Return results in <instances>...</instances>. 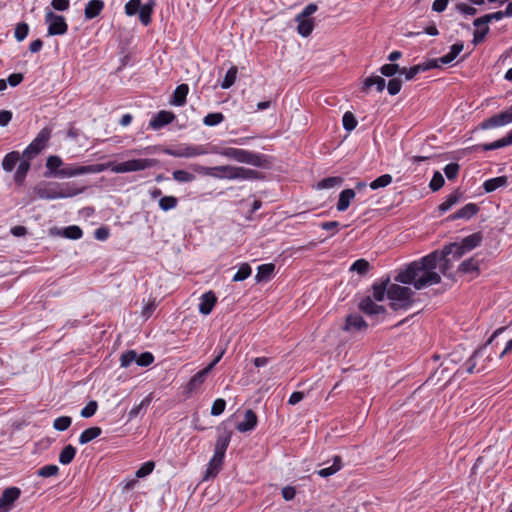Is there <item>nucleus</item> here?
Here are the masks:
<instances>
[{
    "label": "nucleus",
    "instance_id": "13d9d810",
    "mask_svg": "<svg viewBox=\"0 0 512 512\" xmlns=\"http://www.w3.org/2000/svg\"><path fill=\"white\" fill-rule=\"evenodd\" d=\"M63 235L72 240H78L83 236L82 229L77 225H71L63 230Z\"/></svg>",
    "mask_w": 512,
    "mask_h": 512
},
{
    "label": "nucleus",
    "instance_id": "5701e85b",
    "mask_svg": "<svg viewBox=\"0 0 512 512\" xmlns=\"http://www.w3.org/2000/svg\"><path fill=\"white\" fill-rule=\"evenodd\" d=\"M218 431L219 433L215 443L214 451L226 454L227 448L231 441L232 431L226 428L223 429L222 431L219 428Z\"/></svg>",
    "mask_w": 512,
    "mask_h": 512
},
{
    "label": "nucleus",
    "instance_id": "6ab92c4d",
    "mask_svg": "<svg viewBox=\"0 0 512 512\" xmlns=\"http://www.w3.org/2000/svg\"><path fill=\"white\" fill-rule=\"evenodd\" d=\"M358 307L360 311L369 316L384 314L386 312L385 307L376 304L370 296L364 297Z\"/></svg>",
    "mask_w": 512,
    "mask_h": 512
},
{
    "label": "nucleus",
    "instance_id": "4d7b16f0",
    "mask_svg": "<svg viewBox=\"0 0 512 512\" xmlns=\"http://www.w3.org/2000/svg\"><path fill=\"white\" fill-rule=\"evenodd\" d=\"M172 176L175 181L180 183L192 182L195 179V175L186 170H175Z\"/></svg>",
    "mask_w": 512,
    "mask_h": 512
},
{
    "label": "nucleus",
    "instance_id": "2eb2a0df",
    "mask_svg": "<svg viewBox=\"0 0 512 512\" xmlns=\"http://www.w3.org/2000/svg\"><path fill=\"white\" fill-rule=\"evenodd\" d=\"M21 490L18 487L12 486L4 489L0 496V510L7 511L15 501L19 499Z\"/></svg>",
    "mask_w": 512,
    "mask_h": 512
},
{
    "label": "nucleus",
    "instance_id": "864d4df0",
    "mask_svg": "<svg viewBox=\"0 0 512 512\" xmlns=\"http://www.w3.org/2000/svg\"><path fill=\"white\" fill-rule=\"evenodd\" d=\"M224 121V115L220 112H215V113H208L204 118H203V123L206 125V126H216L220 123H222Z\"/></svg>",
    "mask_w": 512,
    "mask_h": 512
},
{
    "label": "nucleus",
    "instance_id": "b1692460",
    "mask_svg": "<svg viewBox=\"0 0 512 512\" xmlns=\"http://www.w3.org/2000/svg\"><path fill=\"white\" fill-rule=\"evenodd\" d=\"M225 459V454L214 451V454L209 461L208 468L206 471V477H215L222 468Z\"/></svg>",
    "mask_w": 512,
    "mask_h": 512
},
{
    "label": "nucleus",
    "instance_id": "7c9ffc66",
    "mask_svg": "<svg viewBox=\"0 0 512 512\" xmlns=\"http://www.w3.org/2000/svg\"><path fill=\"white\" fill-rule=\"evenodd\" d=\"M507 181L508 180L506 176L491 178L483 183V189L486 193H491L500 187L506 186Z\"/></svg>",
    "mask_w": 512,
    "mask_h": 512
},
{
    "label": "nucleus",
    "instance_id": "412c9836",
    "mask_svg": "<svg viewBox=\"0 0 512 512\" xmlns=\"http://www.w3.org/2000/svg\"><path fill=\"white\" fill-rule=\"evenodd\" d=\"M217 303V297L213 291L204 293L200 298L199 312L203 315H209Z\"/></svg>",
    "mask_w": 512,
    "mask_h": 512
},
{
    "label": "nucleus",
    "instance_id": "423d86ee",
    "mask_svg": "<svg viewBox=\"0 0 512 512\" xmlns=\"http://www.w3.org/2000/svg\"><path fill=\"white\" fill-rule=\"evenodd\" d=\"M158 164V160L154 158H138L130 159L120 163H109L110 170L117 174L143 171L150 169Z\"/></svg>",
    "mask_w": 512,
    "mask_h": 512
},
{
    "label": "nucleus",
    "instance_id": "a211bd4d",
    "mask_svg": "<svg viewBox=\"0 0 512 512\" xmlns=\"http://www.w3.org/2000/svg\"><path fill=\"white\" fill-rule=\"evenodd\" d=\"M368 323L359 314H350L346 317L343 330L346 332L365 331Z\"/></svg>",
    "mask_w": 512,
    "mask_h": 512
},
{
    "label": "nucleus",
    "instance_id": "f257e3e1",
    "mask_svg": "<svg viewBox=\"0 0 512 512\" xmlns=\"http://www.w3.org/2000/svg\"><path fill=\"white\" fill-rule=\"evenodd\" d=\"M437 253H429L419 260L411 262L395 276V281L413 285L416 290H421L441 282V276L437 269Z\"/></svg>",
    "mask_w": 512,
    "mask_h": 512
},
{
    "label": "nucleus",
    "instance_id": "69168bd1",
    "mask_svg": "<svg viewBox=\"0 0 512 512\" xmlns=\"http://www.w3.org/2000/svg\"><path fill=\"white\" fill-rule=\"evenodd\" d=\"M155 463L153 461H147L143 463L140 468L136 471L135 475L137 478H143L151 474L154 470Z\"/></svg>",
    "mask_w": 512,
    "mask_h": 512
},
{
    "label": "nucleus",
    "instance_id": "de8ad7c7",
    "mask_svg": "<svg viewBox=\"0 0 512 512\" xmlns=\"http://www.w3.org/2000/svg\"><path fill=\"white\" fill-rule=\"evenodd\" d=\"M392 176L390 174H383L373 180L369 186L372 190H377L379 188H384L392 183Z\"/></svg>",
    "mask_w": 512,
    "mask_h": 512
},
{
    "label": "nucleus",
    "instance_id": "79ce46f5",
    "mask_svg": "<svg viewBox=\"0 0 512 512\" xmlns=\"http://www.w3.org/2000/svg\"><path fill=\"white\" fill-rule=\"evenodd\" d=\"M343 182V178L339 176H332L322 179L317 183L318 189H330L336 186H340Z\"/></svg>",
    "mask_w": 512,
    "mask_h": 512
},
{
    "label": "nucleus",
    "instance_id": "393cba45",
    "mask_svg": "<svg viewBox=\"0 0 512 512\" xmlns=\"http://www.w3.org/2000/svg\"><path fill=\"white\" fill-rule=\"evenodd\" d=\"M463 48H464V44L462 42H458V43L453 44L450 47V51L447 54H445V55L441 56L440 58L436 59L437 60V65L439 66V63L443 64V65L450 64L462 52Z\"/></svg>",
    "mask_w": 512,
    "mask_h": 512
},
{
    "label": "nucleus",
    "instance_id": "dca6fc26",
    "mask_svg": "<svg viewBox=\"0 0 512 512\" xmlns=\"http://www.w3.org/2000/svg\"><path fill=\"white\" fill-rule=\"evenodd\" d=\"M174 119L175 114L173 112L161 110L150 120L149 127L153 130H160L164 126L172 123Z\"/></svg>",
    "mask_w": 512,
    "mask_h": 512
},
{
    "label": "nucleus",
    "instance_id": "9b49d317",
    "mask_svg": "<svg viewBox=\"0 0 512 512\" xmlns=\"http://www.w3.org/2000/svg\"><path fill=\"white\" fill-rule=\"evenodd\" d=\"M51 137V130L47 127L43 128L35 137V139L24 150L23 155L32 158L39 154L47 145Z\"/></svg>",
    "mask_w": 512,
    "mask_h": 512
},
{
    "label": "nucleus",
    "instance_id": "6e6552de",
    "mask_svg": "<svg viewBox=\"0 0 512 512\" xmlns=\"http://www.w3.org/2000/svg\"><path fill=\"white\" fill-rule=\"evenodd\" d=\"M48 36L64 35L68 30V24L62 15L55 14L51 10L45 13Z\"/></svg>",
    "mask_w": 512,
    "mask_h": 512
},
{
    "label": "nucleus",
    "instance_id": "ea45409f",
    "mask_svg": "<svg viewBox=\"0 0 512 512\" xmlns=\"http://www.w3.org/2000/svg\"><path fill=\"white\" fill-rule=\"evenodd\" d=\"M432 253L438 254V260H437V268H439L440 273L443 275H447V272L451 269L452 263L451 259L449 258V255L443 256V249L441 251H433Z\"/></svg>",
    "mask_w": 512,
    "mask_h": 512
},
{
    "label": "nucleus",
    "instance_id": "0e129e2a",
    "mask_svg": "<svg viewBox=\"0 0 512 512\" xmlns=\"http://www.w3.org/2000/svg\"><path fill=\"white\" fill-rule=\"evenodd\" d=\"M98 409V403L95 400L89 401L86 406L81 410L80 415L83 418H90L95 415Z\"/></svg>",
    "mask_w": 512,
    "mask_h": 512
},
{
    "label": "nucleus",
    "instance_id": "8fccbe9b",
    "mask_svg": "<svg viewBox=\"0 0 512 512\" xmlns=\"http://www.w3.org/2000/svg\"><path fill=\"white\" fill-rule=\"evenodd\" d=\"M237 72L238 70L235 66L230 67L221 82V87L224 89L230 88L236 81Z\"/></svg>",
    "mask_w": 512,
    "mask_h": 512
},
{
    "label": "nucleus",
    "instance_id": "e433bc0d",
    "mask_svg": "<svg viewBox=\"0 0 512 512\" xmlns=\"http://www.w3.org/2000/svg\"><path fill=\"white\" fill-rule=\"evenodd\" d=\"M154 6L155 2L151 0L149 3L142 5V7L139 10V19L144 26H147L151 23V15Z\"/></svg>",
    "mask_w": 512,
    "mask_h": 512
},
{
    "label": "nucleus",
    "instance_id": "bb28decb",
    "mask_svg": "<svg viewBox=\"0 0 512 512\" xmlns=\"http://www.w3.org/2000/svg\"><path fill=\"white\" fill-rule=\"evenodd\" d=\"M355 197L354 189H344L339 194V199L337 202V210L340 212L346 211L350 206L351 200Z\"/></svg>",
    "mask_w": 512,
    "mask_h": 512
},
{
    "label": "nucleus",
    "instance_id": "a19ab883",
    "mask_svg": "<svg viewBox=\"0 0 512 512\" xmlns=\"http://www.w3.org/2000/svg\"><path fill=\"white\" fill-rule=\"evenodd\" d=\"M458 270L462 273H479V264L478 261L475 260L474 257L464 260L460 265Z\"/></svg>",
    "mask_w": 512,
    "mask_h": 512
},
{
    "label": "nucleus",
    "instance_id": "f3484780",
    "mask_svg": "<svg viewBox=\"0 0 512 512\" xmlns=\"http://www.w3.org/2000/svg\"><path fill=\"white\" fill-rule=\"evenodd\" d=\"M510 145H512V130L506 136H504L494 142L478 144V145L473 146L471 149L474 151H478V150L491 151V150L508 147Z\"/></svg>",
    "mask_w": 512,
    "mask_h": 512
},
{
    "label": "nucleus",
    "instance_id": "052dcab7",
    "mask_svg": "<svg viewBox=\"0 0 512 512\" xmlns=\"http://www.w3.org/2000/svg\"><path fill=\"white\" fill-rule=\"evenodd\" d=\"M444 183L445 180L442 174L439 171H435L429 183V187L432 191L435 192L440 190L443 187Z\"/></svg>",
    "mask_w": 512,
    "mask_h": 512
},
{
    "label": "nucleus",
    "instance_id": "6e6d98bb",
    "mask_svg": "<svg viewBox=\"0 0 512 512\" xmlns=\"http://www.w3.org/2000/svg\"><path fill=\"white\" fill-rule=\"evenodd\" d=\"M72 424V418L70 416H60L53 421V428L57 431H65Z\"/></svg>",
    "mask_w": 512,
    "mask_h": 512
},
{
    "label": "nucleus",
    "instance_id": "a18cd8bd",
    "mask_svg": "<svg viewBox=\"0 0 512 512\" xmlns=\"http://www.w3.org/2000/svg\"><path fill=\"white\" fill-rule=\"evenodd\" d=\"M252 273V268L248 263H242L232 278L234 282H240L246 280Z\"/></svg>",
    "mask_w": 512,
    "mask_h": 512
},
{
    "label": "nucleus",
    "instance_id": "f704fd0d",
    "mask_svg": "<svg viewBox=\"0 0 512 512\" xmlns=\"http://www.w3.org/2000/svg\"><path fill=\"white\" fill-rule=\"evenodd\" d=\"M77 449L71 445H66L59 454V462L62 465H69L75 458Z\"/></svg>",
    "mask_w": 512,
    "mask_h": 512
},
{
    "label": "nucleus",
    "instance_id": "58836bf2",
    "mask_svg": "<svg viewBox=\"0 0 512 512\" xmlns=\"http://www.w3.org/2000/svg\"><path fill=\"white\" fill-rule=\"evenodd\" d=\"M19 158L20 155L17 151L7 153L3 158L2 168L7 172H11L18 163Z\"/></svg>",
    "mask_w": 512,
    "mask_h": 512
},
{
    "label": "nucleus",
    "instance_id": "5fc2aeb1",
    "mask_svg": "<svg viewBox=\"0 0 512 512\" xmlns=\"http://www.w3.org/2000/svg\"><path fill=\"white\" fill-rule=\"evenodd\" d=\"M342 124L346 131H352L356 128L358 122L354 114L350 111H347L343 115Z\"/></svg>",
    "mask_w": 512,
    "mask_h": 512
},
{
    "label": "nucleus",
    "instance_id": "a878e982",
    "mask_svg": "<svg viewBox=\"0 0 512 512\" xmlns=\"http://www.w3.org/2000/svg\"><path fill=\"white\" fill-rule=\"evenodd\" d=\"M103 8L104 2L102 0H90L84 9V16L86 19L91 20L97 17Z\"/></svg>",
    "mask_w": 512,
    "mask_h": 512
},
{
    "label": "nucleus",
    "instance_id": "72a5a7b5",
    "mask_svg": "<svg viewBox=\"0 0 512 512\" xmlns=\"http://www.w3.org/2000/svg\"><path fill=\"white\" fill-rule=\"evenodd\" d=\"M461 196H462V194L458 190H455L453 193L449 194L446 197L445 201H443L438 206V210L442 213L450 210L452 208V206H454L455 204H457L460 201Z\"/></svg>",
    "mask_w": 512,
    "mask_h": 512
},
{
    "label": "nucleus",
    "instance_id": "473e14b6",
    "mask_svg": "<svg viewBox=\"0 0 512 512\" xmlns=\"http://www.w3.org/2000/svg\"><path fill=\"white\" fill-rule=\"evenodd\" d=\"M389 286V278L379 283H374L372 285L373 299L376 301H383L385 298V294L387 295V290Z\"/></svg>",
    "mask_w": 512,
    "mask_h": 512
},
{
    "label": "nucleus",
    "instance_id": "49530a36",
    "mask_svg": "<svg viewBox=\"0 0 512 512\" xmlns=\"http://www.w3.org/2000/svg\"><path fill=\"white\" fill-rule=\"evenodd\" d=\"M382 76L393 78L396 74L400 75L401 68L398 64L388 63L384 64L379 69Z\"/></svg>",
    "mask_w": 512,
    "mask_h": 512
},
{
    "label": "nucleus",
    "instance_id": "9d476101",
    "mask_svg": "<svg viewBox=\"0 0 512 512\" xmlns=\"http://www.w3.org/2000/svg\"><path fill=\"white\" fill-rule=\"evenodd\" d=\"M105 170L103 164H93L87 166H67L56 172V177L68 178L89 173H100Z\"/></svg>",
    "mask_w": 512,
    "mask_h": 512
},
{
    "label": "nucleus",
    "instance_id": "20e7f679",
    "mask_svg": "<svg viewBox=\"0 0 512 512\" xmlns=\"http://www.w3.org/2000/svg\"><path fill=\"white\" fill-rule=\"evenodd\" d=\"M414 292L409 287L398 284H390L387 297L390 300V308L394 311L408 310L414 303Z\"/></svg>",
    "mask_w": 512,
    "mask_h": 512
},
{
    "label": "nucleus",
    "instance_id": "c756f323",
    "mask_svg": "<svg viewBox=\"0 0 512 512\" xmlns=\"http://www.w3.org/2000/svg\"><path fill=\"white\" fill-rule=\"evenodd\" d=\"M275 271V265L273 263L261 264L257 268L256 281H267L269 280Z\"/></svg>",
    "mask_w": 512,
    "mask_h": 512
},
{
    "label": "nucleus",
    "instance_id": "2f4dec72",
    "mask_svg": "<svg viewBox=\"0 0 512 512\" xmlns=\"http://www.w3.org/2000/svg\"><path fill=\"white\" fill-rule=\"evenodd\" d=\"M102 434V429L98 426L90 427L85 429L79 436V443L81 445L87 444L92 440L96 439Z\"/></svg>",
    "mask_w": 512,
    "mask_h": 512
},
{
    "label": "nucleus",
    "instance_id": "3c124183",
    "mask_svg": "<svg viewBox=\"0 0 512 512\" xmlns=\"http://www.w3.org/2000/svg\"><path fill=\"white\" fill-rule=\"evenodd\" d=\"M370 263L366 259L356 260L350 267V271L356 272L360 275L366 274L370 269Z\"/></svg>",
    "mask_w": 512,
    "mask_h": 512
},
{
    "label": "nucleus",
    "instance_id": "37998d69",
    "mask_svg": "<svg viewBox=\"0 0 512 512\" xmlns=\"http://www.w3.org/2000/svg\"><path fill=\"white\" fill-rule=\"evenodd\" d=\"M30 169V163L27 160H23L18 165L14 179L17 184H22L26 178V175Z\"/></svg>",
    "mask_w": 512,
    "mask_h": 512
},
{
    "label": "nucleus",
    "instance_id": "09e8293b",
    "mask_svg": "<svg viewBox=\"0 0 512 512\" xmlns=\"http://www.w3.org/2000/svg\"><path fill=\"white\" fill-rule=\"evenodd\" d=\"M178 205V199L175 196H163L159 200V207L163 211L175 209Z\"/></svg>",
    "mask_w": 512,
    "mask_h": 512
},
{
    "label": "nucleus",
    "instance_id": "ddd939ff",
    "mask_svg": "<svg viewBox=\"0 0 512 512\" xmlns=\"http://www.w3.org/2000/svg\"><path fill=\"white\" fill-rule=\"evenodd\" d=\"M437 67H438L437 60H428V61L419 63V64L414 65L409 68H406V67L401 68L400 76H404V79L406 81H411V80L415 79V77L419 73L426 72V71H429V70H431L433 68H437Z\"/></svg>",
    "mask_w": 512,
    "mask_h": 512
},
{
    "label": "nucleus",
    "instance_id": "4468645a",
    "mask_svg": "<svg viewBox=\"0 0 512 512\" xmlns=\"http://www.w3.org/2000/svg\"><path fill=\"white\" fill-rule=\"evenodd\" d=\"M209 373L210 368H203L200 371H198L194 376L191 377V379L184 387V393L186 397H190L200 390L201 386L206 381V378Z\"/></svg>",
    "mask_w": 512,
    "mask_h": 512
},
{
    "label": "nucleus",
    "instance_id": "c9c22d12",
    "mask_svg": "<svg viewBox=\"0 0 512 512\" xmlns=\"http://www.w3.org/2000/svg\"><path fill=\"white\" fill-rule=\"evenodd\" d=\"M467 251H464V249L461 248V243H450L448 245H445L443 247V256L445 255H452V258L454 260L460 259Z\"/></svg>",
    "mask_w": 512,
    "mask_h": 512
},
{
    "label": "nucleus",
    "instance_id": "c03bdc74",
    "mask_svg": "<svg viewBox=\"0 0 512 512\" xmlns=\"http://www.w3.org/2000/svg\"><path fill=\"white\" fill-rule=\"evenodd\" d=\"M37 195L41 199H58L64 197V194L55 188H38Z\"/></svg>",
    "mask_w": 512,
    "mask_h": 512
},
{
    "label": "nucleus",
    "instance_id": "4be33fe9",
    "mask_svg": "<svg viewBox=\"0 0 512 512\" xmlns=\"http://www.w3.org/2000/svg\"><path fill=\"white\" fill-rule=\"evenodd\" d=\"M479 211V207L475 203H468L461 209L451 214L447 220L454 221L457 219H470L475 216Z\"/></svg>",
    "mask_w": 512,
    "mask_h": 512
},
{
    "label": "nucleus",
    "instance_id": "0eeeda50",
    "mask_svg": "<svg viewBox=\"0 0 512 512\" xmlns=\"http://www.w3.org/2000/svg\"><path fill=\"white\" fill-rule=\"evenodd\" d=\"M155 358L151 352H143L138 354L135 350H128L120 357L121 367L127 368L133 362L141 367H147L154 362Z\"/></svg>",
    "mask_w": 512,
    "mask_h": 512
},
{
    "label": "nucleus",
    "instance_id": "680f3d73",
    "mask_svg": "<svg viewBox=\"0 0 512 512\" xmlns=\"http://www.w3.org/2000/svg\"><path fill=\"white\" fill-rule=\"evenodd\" d=\"M443 170L448 180H455L459 174L460 166L458 163L452 162L447 164Z\"/></svg>",
    "mask_w": 512,
    "mask_h": 512
},
{
    "label": "nucleus",
    "instance_id": "7ed1b4c3",
    "mask_svg": "<svg viewBox=\"0 0 512 512\" xmlns=\"http://www.w3.org/2000/svg\"><path fill=\"white\" fill-rule=\"evenodd\" d=\"M385 87H387V91L390 95H396L401 90L402 80L400 77H394L386 83L382 76L371 75L362 82L361 92L365 94L372 92L382 93Z\"/></svg>",
    "mask_w": 512,
    "mask_h": 512
},
{
    "label": "nucleus",
    "instance_id": "c85d7f7f",
    "mask_svg": "<svg viewBox=\"0 0 512 512\" xmlns=\"http://www.w3.org/2000/svg\"><path fill=\"white\" fill-rule=\"evenodd\" d=\"M295 22H297V32L302 36V37H308L313 29H314V20L312 18H303V19H300L299 16H296L295 17Z\"/></svg>",
    "mask_w": 512,
    "mask_h": 512
},
{
    "label": "nucleus",
    "instance_id": "f8f14e48",
    "mask_svg": "<svg viewBox=\"0 0 512 512\" xmlns=\"http://www.w3.org/2000/svg\"><path fill=\"white\" fill-rule=\"evenodd\" d=\"M209 151L204 145H184L178 147L177 149H166L165 153L167 155L179 158H192L196 156H201L207 154Z\"/></svg>",
    "mask_w": 512,
    "mask_h": 512
},
{
    "label": "nucleus",
    "instance_id": "f03ea898",
    "mask_svg": "<svg viewBox=\"0 0 512 512\" xmlns=\"http://www.w3.org/2000/svg\"><path fill=\"white\" fill-rule=\"evenodd\" d=\"M194 171L204 176L227 180H254L258 179L260 174L253 169L232 165L214 167L196 165Z\"/></svg>",
    "mask_w": 512,
    "mask_h": 512
},
{
    "label": "nucleus",
    "instance_id": "39448f33",
    "mask_svg": "<svg viewBox=\"0 0 512 512\" xmlns=\"http://www.w3.org/2000/svg\"><path fill=\"white\" fill-rule=\"evenodd\" d=\"M212 152L224 156L228 159L235 160L239 163L250 164L256 167L261 166V155L245 149L225 147L219 150L213 149Z\"/></svg>",
    "mask_w": 512,
    "mask_h": 512
},
{
    "label": "nucleus",
    "instance_id": "4c0bfd02",
    "mask_svg": "<svg viewBox=\"0 0 512 512\" xmlns=\"http://www.w3.org/2000/svg\"><path fill=\"white\" fill-rule=\"evenodd\" d=\"M504 17L505 16L503 14V11H497V12H494L491 14H486L482 17L476 18L473 21V25L475 27H481L482 25H488V23H490L493 20H495V21L502 20Z\"/></svg>",
    "mask_w": 512,
    "mask_h": 512
},
{
    "label": "nucleus",
    "instance_id": "cd10ccee",
    "mask_svg": "<svg viewBox=\"0 0 512 512\" xmlns=\"http://www.w3.org/2000/svg\"><path fill=\"white\" fill-rule=\"evenodd\" d=\"M483 240V236L481 232H476L471 235L466 236L462 239L461 248L464 249V251H471L474 248L478 247Z\"/></svg>",
    "mask_w": 512,
    "mask_h": 512
},
{
    "label": "nucleus",
    "instance_id": "1a4fd4ad",
    "mask_svg": "<svg viewBox=\"0 0 512 512\" xmlns=\"http://www.w3.org/2000/svg\"><path fill=\"white\" fill-rule=\"evenodd\" d=\"M512 123V105L505 110L483 120L479 125L478 129L488 130L502 126H506Z\"/></svg>",
    "mask_w": 512,
    "mask_h": 512
},
{
    "label": "nucleus",
    "instance_id": "bf43d9fd",
    "mask_svg": "<svg viewBox=\"0 0 512 512\" xmlns=\"http://www.w3.org/2000/svg\"><path fill=\"white\" fill-rule=\"evenodd\" d=\"M59 473V467L54 464L45 465L37 470V475L43 478L56 476Z\"/></svg>",
    "mask_w": 512,
    "mask_h": 512
},
{
    "label": "nucleus",
    "instance_id": "aec40b11",
    "mask_svg": "<svg viewBox=\"0 0 512 512\" xmlns=\"http://www.w3.org/2000/svg\"><path fill=\"white\" fill-rule=\"evenodd\" d=\"M257 423L258 418L256 413L253 410L248 409L245 411L244 420L236 425V429L242 433L252 431L256 428Z\"/></svg>",
    "mask_w": 512,
    "mask_h": 512
},
{
    "label": "nucleus",
    "instance_id": "774afa93",
    "mask_svg": "<svg viewBox=\"0 0 512 512\" xmlns=\"http://www.w3.org/2000/svg\"><path fill=\"white\" fill-rule=\"evenodd\" d=\"M226 408V401L223 398H217L214 400L211 407V415L219 416L221 415Z\"/></svg>",
    "mask_w": 512,
    "mask_h": 512
},
{
    "label": "nucleus",
    "instance_id": "603ef678",
    "mask_svg": "<svg viewBox=\"0 0 512 512\" xmlns=\"http://www.w3.org/2000/svg\"><path fill=\"white\" fill-rule=\"evenodd\" d=\"M63 162L59 156H49L46 162V167L50 171L53 176H56V172H58Z\"/></svg>",
    "mask_w": 512,
    "mask_h": 512
},
{
    "label": "nucleus",
    "instance_id": "338daca9",
    "mask_svg": "<svg viewBox=\"0 0 512 512\" xmlns=\"http://www.w3.org/2000/svg\"><path fill=\"white\" fill-rule=\"evenodd\" d=\"M28 32H29L28 24L25 22H22V23L17 24V26L15 28L14 36L17 41L21 42L27 37Z\"/></svg>",
    "mask_w": 512,
    "mask_h": 512
},
{
    "label": "nucleus",
    "instance_id": "e2e57ef3",
    "mask_svg": "<svg viewBox=\"0 0 512 512\" xmlns=\"http://www.w3.org/2000/svg\"><path fill=\"white\" fill-rule=\"evenodd\" d=\"M141 7V0H129L125 4L124 9L127 16H134L135 14L139 13Z\"/></svg>",
    "mask_w": 512,
    "mask_h": 512
}]
</instances>
